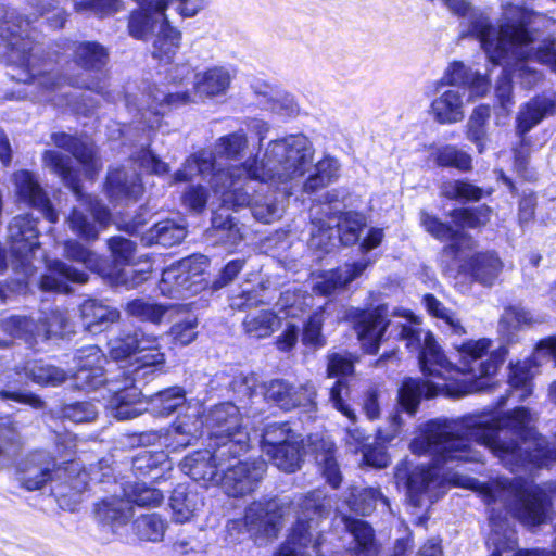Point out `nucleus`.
<instances>
[{
    "label": "nucleus",
    "mask_w": 556,
    "mask_h": 556,
    "mask_svg": "<svg viewBox=\"0 0 556 556\" xmlns=\"http://www.w3.org/2000/svg\"><path fill=\"white\" fill-rule=\"evenodd\" d=\"M169 505L173 510V519L176 522H187L191 520L203 507V496L192 488L178 484L169 498Z\"/></svg>",
    "instance_id": "nucleus-29"
},
{
    "label": "nucleus",
    "mask_w": 556,
    "mask_h": 556,
    "mask_svg": "<svg viewBox=\"0 0 556 556\" xmlns=\"http://www.w3.org/2000/svg\"><path fill=\"white\" fill-rule=\"evenodd\" d=\"M320 451L316 453V462L320 467L326 481L333 488H339L342 476L334 458V444L331 441L321 440Z\"/></svg>",
    "instance_id": "nucleus-47"
},
{
    "label": "nucleus",
    "mask_w": 556,
    "mask_h": 556,
    "mask_svg": "<svg viewBox=\"0 0 556 556\" xmlns=\"http://www.w3.org/2000/svg\"><path fill=\"white\" fill-rule=\"evenodd\" d=\"M186 165L192 166L197 169L195 175L201 176L202 178L210 177V185L213 189V182L216 177V174L226 170L232 169L233 167H217L216 159L213 153L205 152H197L192 153L186 159Z\"/></svg>",
    "instance_id": "nucleus-55"
},
{
    "label": "nucleus",
    "mask_w": 556,
    "mask_h": 556,
    "mask_svg": "<svg viewBox=\"0 0 556 556\" xmlns=\"http://www.w3.org/2000/svg\"><path fill=\"white\" fill-rule=\"evenodd\" d=\"M64 255L67 260L83 264L89 270L101 276L108 274L110 262L105 256L97 254L77 240L68 239L63 243Z\"/></svg>",
    "instance_id": "nucleus-33"
},
{
    "label": "nucleus",
    "mask_w": 556,
    "mask_h": 556,
    "mask_svg": "<svg viewBox=\"0 0 556 556\" xmlns=\"http://www.w3.org/2000/svg\"><path fill=\"white\" fill-rule=\"evenodd\" d=\"M324 318L318 312L312 313L302 327V343L305 346L321 348L326 344L323 334Z\"/></svg>",
    "instance_id": "nucleus-58"
},
{
    "label": "nucleus",
    "mask_w": 556,
    "mask_h": 556,
    "mask_svg": "<svg viewBox=\"0 0 556 556\" xmlns=\"http://www.w3.org/2000/svg\"><path fill=\"white\" fill-rule=\"evenodd\" d=\"M240 457H227L229 460L217 482L226 495L236 498L255 492L267 469L266 463L261 458L241 460Z\"/></svg>",
    "instance_id": "nucleus-15"
},
{
    "label": "nucleus",
    "mask_w": 556,
    "mask_h": 556,
    "mask_svg": "<svg viewBox=\"0 0 556 556\" xmlns=\"http://www.w3.org/2000/svg\"><path fill=\"white\" fill-rule=\"evenodd\" d=\"M40 338L49 340L53 338H68L74 333L68 317L59 309H51L38 321Z\"/></svg>",
    "instance_id": "nucleus-42"
},
{
    "label": "nucleus",
    "mask_w": 556,
    "mask_h": 556,
    "mask_svg": "<svg viewBox=\"0 0 556 556\" xmlns=\"http://www.w3.org/2000/svg\"><path fill=\"white\" fill-rule=\"evenodd\" d=\"M543 359L553 362L556 367V350H534L525 361L510 364L509 384L511 389L520 391L519 400L523 401L532 393V378L539 372Z\"/></svg>",
    "instance_id": "nucleus-25"
},
{
    "label": "nucleus",
    "mask_w": 556,
    "mask_h": 556,
    "mask_svg": "<svg viewBox=\"0 0 556 556\" xmlns=\"http://www.w3.org/2000/svg\"><path fill=\"white\" fill-rule=\"evenodd\" d=\"M502 40H506L511 47H522L533 42L534 38L526 21L519 20L505 23L497 29Z\"/></svg>",
    "instance_id": "nucleus-56"
},
{
    "label": "nucleus",
    "mask_w": 556,
    "mask_h": 556,
    "mask_svg": "<svg viewBox=\"0 0 556 556\" xmlns=\"http://www.w3.org/2000/svg\"><path fill=\"white\" fill-rule=\"evenodd\" d=\"M169 469L170 464L164 452L142 451L132 459V471L136 475L150 476L154 481H159L163 477L159 472Z\"/></svg>",
    "instance_id": "nucleus-40"
},
{
    "label": "nucleus",
    "mask_w": 556,
    "mask_h": 556,
    "mask_svg": "<svg viewBox=\"0 0 556 556\" xmlns=\"http://www.w3.org/2000/svg\"><path fill=\"white\" fill-rule=\"evenodd\" d=\"M13 182L18 202L39 211L49 223L58 222V212L35 173L18 169L13 174Z\"/></svg>",
    "instance_id": "nucleus-18"
},
{
    "label": "nucleus",
    "mask_w": 556,
    "mask_h": 556,
    "mask_svg": "<svg viewBox=\"0 0 556 556\" xmlns=\"http://www.w3.org/2000/svg\"><path fill=\"white\" fill-rule=\"evenodd\" d=\"M280 323L277 314L270 309H263L255 316H247L243 321L245 333L254 339L268 338Z\"/></svg>",
    "instance_id": "nucleus-45"
},
{
    "label": "nucleus",
    "mask_w": 556,
    "mask_h": 556,
    "mask_svg": "<svg viewBox=\"0 0 556 556\" xmlns=\"http://www.w3.org/2000/svg\"><path fill=\"white\" fill-rule=\"evenodd\" d=\"M281 514L277 511L275 502H254L245 510L244 519L227 522L226 541L230 544L241 542L247 533L252 536H277L281 527Z\"/></svg>",
    "instance_id": "nucleus-14"
},
{
    "label": "nucleus",
    "mask_w": 556,
    "mask_h": 556,
    "mask_svg": "<svg viewBox=\"0 0 556 556\" xmlns=\"http://www.w3.org/2000/svg\"><path fill=\"white\" fill-rule=\"evenodd\" d=\"M58 54H68L67 64L80 72L67 77L74 89L104 94L110 80V49L98 40L62 39L56 43Z\"/></svg>",
    "instance_id": "nucleus-8"
},
{
    "label": "nucleus",
    "mask_w": 556,
    "mask_h": 556,
    "mask_svg": "<svg viewBox=\"0 0 556 556\" xmlns=\"http://www.w3.org/2000/svg\"><path fill=\"white\" fill-rule=\"evenodd\" d=\"M556 115V92L554 97L536 93L520 105L515 118V132L521 147H528L527 135L545 118Z\"/></svg>",
    "instance_id": "nucleus-20"
},
{
    "label": "nucleus",
    "mask_w": 556,
    "mask_h": 556,
    "mask_svg": "<svg viewBox=\"0 0 556 556\" xmlns=\"http://www.w3.org/2000/svg\"><path fill=\"white\" fill-rule=\"evenodd\" d=\"M491 193L492 189L485 191L483 188L465 178L444 181L440 189V194L443 199L465 203H477Z\"/></svg>",
    "instance_id": "nucleus-36"
},
{
    "label": "nucleus",
    "mask_w": 556,
    "mask_h": 556,
    "mask_svg": "<svg viewBox=\"0 0 556 556\" xmlns=\"http://www.w3.org/2000/svg\"><path fill=\"white\" fill-rule=\"evenodd\" d=\"M141 540L159 542L163 539L167 522L157 514L143 515L135 522Z\"/></svg>",
    "instance_id": "nucleus-52"
},
{
    "label": "nucleus",
    "mask_w": 556,
    "mask_h": 556,
    "mask_svg": "<svg viewBox=\"0 0 556 556\" xmlns=\"http://www.w3.org/2000/svg\"><path fill=\"white\" fill-rule=\"evenodd\" d=\"M80 317L87 331L103 334L106 348H159L157 339L147 336L138 327L114 325L119 312L97 299H86L79 306Z\"/></svg>",
    "instance_id": "nucleus-10"
},
{
    "label": "nucleus",
    "mask_w": 556,
    "mask_h": 556,
    "mask_svg": "<svg viewBox=\"0 0 556 556\" xmlns=\"http://www.w3.org/2000/svg\"><path fill=\"white\" fill-rule=\"evenodd\" d=\"M47 270L54 273L62 279L63 283L72 282L77 285H85L89 280V275L80 269H77L60 260H53L47 265Z\"/></svg>",
    "instance_id": "nucleus-62"
},
{
    "label": "nucleus",
    "mask_w": 556,
    "mask_h": 556,
    "mask_svg": "<svg viewBox=\"0 0 556 556\" xmlns=\"http://www.w3.org/2000/svg\"><path fill=\"white\" fill-rule=\"evenodd\" d=\"M16 372H23L35 383L47 387H58L68 377V372L43 361L27 362L23 367H17Z\"/></svg>",
    "instance_id": "nucleus-37"
},
{
    "label": "nucleus",
    "mask_w": 556,
    "mask_h": 556,
    "mask_svg": "<svg viewBox=\"0 0 556 556\" xmlns=\"http://www.w3.org/2000/svg\"><path fill=\"white\" fill-rule=\"evenodd\" d=\"M229 85L230 77L228 73L213 67L203 73L202 78L197 83V89L207 97H216L224 93Z\"/></svg>",
    "instance_id": "nucleus-50"
},
{
    "label": "nucleus",
    "mask_w": 556,
    "mask_h": 556,
    "mask_svg": "<svg viewBox=\"0 0 556 556\" xmlns=\"http://www.w3.org/2000/svg\"><path fill=\"white\" fill-rule=\"evenodd\" d=\"M144 350H110L108 368L81 367L75 372L79 387L86 391L98 389L102 384L113 392L108 409L117 420L138 417L147 408L141 391L135 386L147 381L163 363L162 355H141Z\"/></svg>",
    "instance_id": "nucleus-2"
},
{
    "label": "nucleus",
    "mask_w": 556,
    "mask_h": 556,
    "mask_svg": "<svg viewBox=\"0 0 556 556\" xmlns=\"http://www.w3.org/2000/svg\"><path fill=\"white\" fill-rule=\"evenodd\" d=\"M430 159L439 168H452L459 173L467 174L473 169L472 157L454 144H443L435 148Z\"/></svg>",
    "instance_id": "nucleus-35"
},
{
    "label": "nucleus",
    "mask_w": 556,
    "mask_h": 556,
    "mask_svg": "<svg viewBox=\"0 0 556 556\" xmlns=\"http://www.w3.org/2000/svg\"><path fill=\"white\" fill-rule=\"evenodd\" d=\"M345 529L352 534L350 549L355 556H378V546L372 528L364 520L343 516Z\"/></svg>",
    "instance_id": "nucleus-31"
},
{
    "label": "nucleus",
    "mask_w": 556,
    "mask_h": 556,
    "mask_svg": "<svg viewBox=\"0 0 556 556\" xmlns=\"http://www.w3.org/2000/svg\"><path fill=\"white\" fill-rule=\"evenodd\" d=\"M493 508L490 515L491 533L486 541L491 549L490 556H503L504 553L511 552L513 556H556V543L552 551L533 548L517 549V533L506 522L497 521Z\"/></svg>",
    "instance_id": "nucleus-24"
},
{
    "label": "nucleus",
    "mask_w": 556,
    "mask_h": 556,
    "mask_svg": "<svg viewBox=\"0 0 556 556\" xmlns=\"http://www.w3.org/2000/svg\"><path fill=\"white\" fill-rule=\"evenodd\" d=\"M241 180L239 167L216 174L212 190L219 195L222 207L237 211L250 205L251 195L242 188Z\"/></svg>",
    "instance_id": "nucleus-26"
},
{
    "label": "nucleus",
    "mask_w": 556,
    "mask_h": 556,
    "mask_svg": "<svg viewBox=\"0 0 556 556\" xmlns=\"http://www.w3.org/2000/svg\"><path fill=\"white\" fill-rule=\"evenodd\" d=\"M186 236L187 230L184 226L178 225L172 219H164L155 223L149 229L148 243L170 248L180 244Z\"/></svg>",
    "instance_id": "nucleus-39"
},
{
    "label": "nucleus",
    "mask_w": 556,
    "mask_h": 556,
    "mask_svg": "<svg viewBox=\"0 0 556 556\" xmlns=\"http://www.w3.org/2000/svg\"><path fill=\"white\" fill-rule=\"evenodd\" d=\"M153 13L152 10L142 7L131 10L127 18L128 35L136 40H147L152 35L155 26Z\"/></svg>",
    "instance_id": "nucleus-48"
},
{
    "label": "nucleus",
    "mask_w": 556,
    "mask_h": 556,
    "mask_svg": "<svg viewBox=\"0 0 556 556\" xmlns=\"http://www.w3.org/2000/svg\"><path fill=\"white\" fill-rule=\"evenodd\" d=\"M352 319L362 348H379L391 324L387 304L357 308Z\"/></svg>",
    "instance_id": "nucleus-19"
},
{
    "label": "nucleus",
    "mask_w": 556,
    "mask_h": 556,
    "mask_svg": "<svg viewBox=\"0 0 556 556\" xmlns=\"http://www.w3.org/2000/svg\"><path fill=\"white\" fill-rule=\"evenodd\" d=\"M10 230L11 248L15 253H33L39 247L37 220L30 214L14 217Z\"/></svg>",
    "instance_id": "nucleus-28"
},
{
    "label": "nucleus",
    "mask_w": 556,
    "mask_h": 556,
    "mask_svg": "<svg viewBox=\"0 0 556 556\" xmlns=\"http://www.w3.org/2000/svg\"><path fill=\"white\" fill-rule=\"evenodd\" d=\"M108 245L115 264L127 265L132 261L136 244L131 240L121 236H114L108 240Z\"/></svg>",
    "instance_id": "nucleus-60"
},
{
    "label": "nucleus",
    "mask_w": 556,
    "mask_h": 556,
    "mask_svg": "<svg viewBox=\"0 0 556 556\" xmlns=\"http://www.w3.org/2000/svg\"><path fill=\"white\" fill-rule=\"evenodd\" d=\"M103 190L113 205H129L141 200L144 185L140 174L119 165L108 169Z\"/></svg>",
    "instance_id": "nucleus-17"
},
{
    "label": "nucleus",
    "mask_w": 556,
    "mask_h": 556,
    "mask_svg": "<svg viewBox=\"0 0 556 556\" xmlns=\"http://www.w3.org/2000/svg\"><path fill=\"white\" fill-rule=\"evenodd\" d=\"M220 445L216 442H208V448L199 450L186 456L181 462V470L194 481L202 482L204 485L214 484L220 478L224 466L227 465V457L233 458L244 455V453H225L219 454Z\"/></svg>",
    "instance_id": "nucleus-16"
},
{
    "label": "nucleus",
    "mask_w": 556,
    "mask_h": 556,
    "mask_svg": "<svg viewBox=\"0 0 556 556\" xmlns=\"http://www.w3.org/2000/svg\"><path fill=\"white\" fill-rule=\"evenodd\" d=\"M98 410L90 402L66 404L61 409V416L75 424L90 422L96 419Z\"/></svg>",
    "instance_id": "nucleus-59"
},
{
    "label": "nucleus",
    "mask_w": 556,
    "mask_h": 556,
    "mask_svg": "<svg viewBox=\"0 0 556 556\" xmlns=\"http://www.w3.org/2000/svg\"><path fill=\"white\" fill-rule=\"evenodd\" d=\"M198 320H180L175 323L168 330L170 342L175 345L186 346L190 344L198 336Z\"/></svg>",
    "instance_id": "nucleus-61"
},
{
    "label": "nucleus",
    "mask_w": 556,
    "mask_h": 556,
    "mask_svg": "<svg viewBox=\"0 0 556 556\" xmlns=\"http://www.w3.org/2000/svg\"><path fill=\"white\" fill-rule=\"evenodd\" d=\"M64 464L65 466L55 467L54 459L48 453L36 452L27 458L22 469L21 482L29 491L41 489L48 481L54 482L52 492L61 506L67 497L73 504H77L80 494L87 490L90 482H111L112 469L104 459L92 467L90 472L83 469L80 464L75 460Z\"/></svg>",
    "instance_id": "nucleus-4"
},
{
    "label": "nucleus",
    "mask_w": 556,
    "mask_h": 556,
    "mask_svg": "<svg viewBox=\"0 0 556 556\" xmlns=\"http://www.w3.org/2000/svg\"><path fill=\"white\" fill-rule=\"evenodd\" d=\"M125 313L141 321L160 325L168 311V306L161 303H151L142 298L128 301L124 306Z\"/></svg>",
    "instance_id": "nucleus-43"
},
{
    "label": "nucleus",
    "mask_w": 556,
    "mask_h": 556,
    "mask_svg": "<svg viewBox=\"0 0 556 556\" xmlns=\"http://www.w3.org/2000/svg\"><path fill=\"white\" fill-rule=\"evenodd\" d=\"M31 30L30 21L14 11L0 17V56L8 64L29 67L36 45Z\"/></svg>",
    "instance_id": "nucleus-12"
},
{
    "label": "nucleus",
    "mask_w": 556,
    "mask_h": 556,
    "mask_svg": "<svg viewBox=\"0 0 556 556\" xmlns=\"http://www.w3.org/2000/svg\"><path fill=\"white\" fill-rule=\"evenodd\" d=\"M51 138L58 148L71 153L79 163L86 178L93 180L102 170V162L92 141L65 131L54 132Z\"/></svg>",
    "instance_id": "nucleus-21"
},
{
    "label": "nucleus",
    "mask_w": 556,
    "mask_h": 556,
    "mask_svg": "<svg viewBox=\"0 0 556 556\" xmlns=\"http://www.w3.org/2000/svg\"><path fill=\"white\" fill-rule=\"evenodd\" d=\"M138 165L154 175H165L169 172L167 163L162 161L150 148H141L136 156Z\"/></svg>",
    "instance_id": "nucleus-64"
},
{
    "label": "nucleus",
    "mask_w": 556,
    "mask_h": 556,
    "mask_svg": "<svg viewBox=\"0 0 556 556\" xmlns=\"http://www.w3.org/2000/svg\"><path fill=\"white\" fill-rule=\"evenodd\" d=\"M208 199V189L200 184L189 185L180 195L181 205L195 214H201L206 210Z\"/></svg>",
    "instance_id": "nucleus-57"
},
{
    "label": "nucleus",
    "mask_w": 556,
    "mask_h": 556,
    "mask_svg": "<svg viewBox=\"0 0 556 556\" xmlns=\"http://www.w3.org/2000/svg\"><path fill=\"white\" fill-rule=\"evenodd\" d=\"M0 327L4 334L29 345L37 343L40 338L39 325L30 316L11 315L0 321Z\"/></svg>",
    "instance_id": "nucleus-38"
},
{
    "label": "nucleus",
    "mask_w": 556,
    "mask_h": 556,
    "mask_svg": "<svg viewBox=\"0 0 556 556\" xmlns=\"http://www.w3.org/2000/svg\"><path fill=\"white\" fill-rule=\"evenodd\" d=\"M504 263L495 250L475 251L464 258L458 271L473 283L491 288L497 281Z\"/></svg>",
    "instance_id": "nucleus-22"
},
{
    "label": "nucleus",
    "mask_w": 556,
    "mask_h": 556,
    "mask_svg": "<svg viewBox=\"0 0 556 556\" xmlns=\"http://www.w3.org/2000/svg\"><path fill=\"white\" fill-rule=\"evenodd\" d=\"M315 396L316 389L311 382L295 389L285 380H273L265 387V397L285 410L304 407L308 413L314 412L316 409Z\"/></svg>",
    "instance_id": "nucleus-23"
},
{
    "label": "nucleus",
    "mask_w": 556,
    "mask_h": 556,
    "mask_svg": "<svg viewBox=\"0 0 556 556\" xmlns=\"http://www.w3.org/2000/svg\"><path fill=\"white\" fill-rule=\"evenodd\" d=\"M162 15L159 31L153 40L152 58L161 65H169L180 49L182 35L170 24L165 13Z\"/></svg>",
    "instance_id": "nucleus-27"
},
{
    "label": "nucleus",
    "mask_w": 556,
    "mask_h": 556,
    "mask_svg": "<svg viewBox=\"0 0 556 556\" xmlns=\"http://www.w3.org/2000/svg\"><path fill=\"white\" fill-rule=\"evenodd\" d=\"M439 391L440 387L434 383L407 378L399 389V403L408 415L413 416L419 406L422 394L427 397H433Z\"/></svg>",
    "instance_id": "nucleus-32"
},
{
    "label": "nucleus",
    "mask_w": 556,
    "mask_h": 556,
    "mask_svg": "<svg viewBox=\"0 0 556 556\" xmlns=\"http://www.w3.org/2000/svg\"><path fill=\"white\" fill-rule=\"evenodd\" d=\"M471 72V68L467 67L462 61H453L444 71L443 76L439 80V85L457 86L464 88L466 80H468Z\"/></svg>",
    "instance_id": "nucleus-63"
},
{
    "label": "nucleus",
    "mask_w": 556,
    "mask_h": 556,
    "mask_svg": "<svg viewBox=\"0 0 556 556\" xmlns=\"http://www.w3.org/2000/svg\"><path fill=\"white\" fill-rule=\"evenodd\" d=\"M22 447L21 435L14 421L5 419L0 422V462L12 459Z\"/></svg>",
    "instance_id": "nucleus-51"
},
{
    "label": "nucleus",
    "mask_w": 556,
    "mask_h": 556,
    "mask_svg": "<svg viewBox=\"0 0 556 556\" xmlns=\"http://www.w3.org/2000/svg\"><path fill=\"white\" fill-rule=\"evenodd\" d=\"M378 502L384 506H389L388 498L381 494L380 490L371 486H351L344 500V504L351 511L362 516L370 515L375 510Z\"/></svg>",
    "instance_id": "nucleus-34"
},
{
    "label": "nucleus",
    "mask_w": 556,
    "mask_h": 556,
    "mask_svg": "<svg viewBox=\"0 0 556 556\" xmlns=\"http://www.w3.org/2000/svg\"><path fill=\"white\" fill-rule=\"evenodd\" d=\"M43 160L51 170L60 177L63 185L78 199H81L83 210L73 207L67 216L70 228L86 242H93L99 231L108 227L112 220L109 207L97 197L84 194L79 169L72 166L68 156L47 150Z\"/></svg>",
    "instance_id": "nucleus-6"
},
{
    "label": "nucleus",
    "mask_w": 556,
    "mask_h": 556,
    "mask_svg": "<svg viewBox=\"0 0 556 556\" xmlns=\"http://www.w3.org/2000/svg\"><path fill=\"white\" fill-rule=\"evenodd\" d=\"M300 516L287 541L273 556H325L323 535L318 530L319 519L327 516L332 508V500L321 490L308 493L299 503Z\"/></svg>",
    "instance_id": "nucleus-9"
},
{
    "label": "nucleus",
    "mask_w": 556,
    "mask_h": 556,
    "mask_svg": "<svg viewBox=\"0 0 556 556\" xmlns=\"http://www.w3.org/2000/svg\"><path fill=\"white\" fill-rule=\"evenodd\" d=\"M208 440L220 445L219 454L247 453L250 448V437L242 427V417L239 408L230 402L220 403L201 415L200 408L194 407L193 413L179 416L173 425L172 442L167 445L175 451L186 447L203 434Z\"/></svg>",
    "instance_id": "nucleus-3"
},
{
    "label": "nucleus",
    "mask_w": 556,
    "mask_h": 556,
    "mask_svg": "<svg viewBox=\"0 0 556 556\" xmlns=\"http://www.w3.org/2000/svg\"><path fill=\"white\" fill-rule=\"evenodd\" d=\"M491 116L489 104H479L473 108L467 124V138L476 144L481 153L484 149V140L486 138V125Z\"/></svg>",
    "instance_id": "nucleus-46"
},
{
    "label": "nucleus",
    "mask_w": 556,
    "mask_h": 556,
    "mask_svg": "<svg viewBox=\"0 0 556 556\" xmlns=\"http://www.w3.org/2000/svg\"><path fill=\"white\" fill-rule=\"evenodd\" d=\"M494 104L503 113H509L515 104L514 80L508 70H503L498 75L494 87Z\"/></svg>",
    "instance_id": "nucleus-54"
},
{
    "label": "nucleus",
    "mask_w": 556,
    "mask_h": 556,
    "mask_svg": "<svg viewBox=\"0 0 556 556\" xmlns=\"http://www.w3.org/2000/svg\"><path fill=\"white\" fill-rule=\"evenodd\" d=\"M507 350H420L418 355L422 374L443 380L468 375L478 380L494 375L506 359Z\"/></svg>",
    "instance_id": "nucleus-7"
},
{
    "label": "nucleus",
    "mask_w": 556,
    "mask_h": 556,
    "mask_svg": "<svg viewBox=\"0 0 556 556\" xmlns=\"http://www.w3.org/2000/svg\"><path fill=\"white\" fill-rule=\"evenodd\" d=\"M301 443L302 440L299 439L289 444H285L276 448L274 453H268L267 456L280 470L294 472L299 469L301 463Z\"/></svg>",
    "instance_id": "nucleus-49"
},
{
    "label": "nucleus",
    "mask_w": 556,
    "mask_h": 556,
    "mask_svg": "<svg viewBox=\"0 0 556 556\" xmlns=\"http://www.w3.org/2000/svg\"><path fill=\"white\" fill-rule=\"evenodd\" d=\"M430 114L441 125H451L464 119L463 97L457 90H445L432 100Z\"/></svg>",
    "instance_id": "nucleus-30"
},
{
    "label": "nucleus",
    "mask_w": 556,
    "mask_h": 556,
    "mask_svg": "<svg viewBox=\"0 0 556 556\" xmlns=\"http://www.w3.org/2000/svg\"><path fill=\"white\" fill-rule=\"evenodd\" d=\"M210 260L202 254L184 257L162 270L159 288L166 296H174L181 291L199 293L211 289L207 279Z\"/></svg>",
    "instance_id": "nucleus-13"
},
{
    "label": "nucleus",
    "mask_w": 556,
    "mask_h": 556,
    "mask_svg": "<svg viewBox=\"0 0 556 556\" xmlns=\"http://www.w3.org/2000/svg\"><path fill=\"white\" fill-rule=\"evenodd\" d=\"M288 422L271 424L266 426L262 434L261 447L265 455L274 453L276 448L299 440Z\"/></svg>",
    "instance_id": "nucleus-44"
},
{
    "label": "nucleus",
    "mask_w": 556,
    "mask_h": 556,
    "mask_svg": "<svg viewBox=\"0 0 556 556\" xmlns=\"http://www.w3.org/2000/svg\"><path fill=\"white\" fill-rule=\"evenodd\" d=\"M124 497L116 495L102 500L96 505L97 519L106 525H125L134 515L132 504L140 507H157L164 502V494L157 488L146 482H126L121 484Z\"/></svg>",
    "instance_id": "nucleus-11"
},
{
    "label": "nucleus",
    "mask_w": 556,
    "mask_h": 556,
    "mask_svg": "<svg viewBox=\"0 0 556 556\" xmlns=\"http://www.w3.org/2000/svg\"><path fill=\"white\" fill-rule=\"evenodd\" d=\"M445 216L450 220H442L438 215L421 210L419 225L434 240L445 243L443 253L456 260L465 249L473 245L469 231L481 232L490 225L493 208L486 203L460 205L452 207Z\"/></svg>",
    "instance_id": "nucleus-5"
},
{
    "label": "nucleus",
    "mask_w": 556,
    "mask_h": 556,
    "mask_svg": "<svg viewBox=\"0 0 556 556\" xmlns=\"http://www.w3.org/2000/svg\"><path fill=\"white\" fill-rule=\"evenodd\" d=\"M186 402L185 391L179 387L168 388L152 399L153 409L162 416H168Z\"/></svg>",
    "instance_id": "nucleus-53"
},
{
    "label": "nucleus",
    "mask_w": 556,
    "mask_h": 556,
    "mask_svg": "<svg viewBox=\"0 0 556 556\" xmlns=\"http://www.w3.org/2000/svg\"><path fill=\"white\" fill-rule=\"evenodd\" d=\"M486 447L510 471L528 465L543 467L556 460V446L538 433L535 418L526 407H516L498 416L467 415L457 419H434L422 426L409 448L416 455H430L431 466L408 460L397 464L394 478L404 486L415 507L432 504L447 486L458 484L453 472L467 463H482L483 454L471 445ZM549 493L556 494V482L548 489L532 479L501 477L483 488V501L502 504L522 525L533 528L548 520L552 509Z\"/></svg>",
    "instance_id": "nucleus-1"
},
{
    "label": "nucleus",
    "mask_w": 556,
    "mask_h": 556,
    "mask_svg": "<svg viewBox=\"0 0 556 556\" xmlns=\"http://www.w3.org/2000/svg\"><path fill=\"white\" fill-rule=\"evenodd\" d=\"M339 177V167L332 157H325L316 163L315 172L311 174L303 184V192L315 193Z\"/></svg>",
    "instance_id": "nucleus-41"
}]
</instances>
